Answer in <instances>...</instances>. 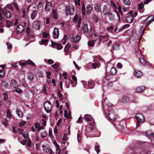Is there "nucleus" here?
I'll return each instance as SVG.
<instances>
[{
    "label": "nucleus",
    "mask_w": 154,
    "mask_h": 154,
    "mask_svg": "<svg viewBox=\"0 0 154 154\" xmlns=\"http://www.w3.org/2000/svg\"><path fill=\"white\" fill-rule=\"evenodd\" d=\"M8 121L6 119H5V121L3 122V124L5 126H6L8 125Z\"/></svg>",
    "instance_id": "obj_63"
},
{
    "label": "nucleus",
    "mask_w": 154,
    "mask_h": 154,
    "mask_svg": "<svg viewBox=\"0 0 154 154\" xmlns=\"http://www.w3.org/2000/svg\"><path fill=\"white\" fill-rule=\"evenodd\" d=\"M74 9L72 7L71 8H70V7L67 6L66 8V15H68L72 13Z\"/></svg>",
    "instance_id": "obj_7"
},
{
    "label": "nucleus",
    "mask_w": 154,
    "mask_h": 154,
    "mask_svg": "<svg viewBox=\"0 0 154 154\" xmlns=\"http://www.w3.org/2000/svg\"><path fill=\"white\" fill-rule=\"evenodd\" d=\"M113 27L112 26L108 27L107 28V31L109 32H111L113 29Z\"/></svg>",
    "instance_id": "obj_51"
},
{
    "label": "nucleus",
    "mask_w": 154,
    "mask_h": 154,
    "mask_svg": "<svg viewBox=\"0 0 154 154\" xmlns=\"http://www.w3.org/2000/svg\"><path fill=\"white\" fill-rule=\"evenodd\" d=\"M5 75V72L3 70H1L0 71V77H3Z\"/></svg>",
    "instance_id": "obj_58"
},
{
    "label": "nucleus",
    "mask_w": 154,
    "mask_h": 154,
    "mask_svg": "<svg viewBox=\"0 0 154 154\" xmlns=\"http://www.w3.org/2000/svg\"><path fill=\"white\" fill-rule=\"evenodd\" d=\"M16 113L19 117H21L23 116V113L18 108H17L16 109Z\"/></svg>",
    "instance_id": "obj_26"
},
{
    "label": "nucleus",
    "mask_w": 154,
    "mask_h": 154,
    "mask_svg": "<svg viewBox=\"0 0 154 154\" xmlns=\"http://www.w3.org/2000/svg\"><path fill=\"white\" fill-rule=\"evenodd\" d=\"M99 146L98 145H96L95 146V150L97 152V153H98L100 152V150L99 149Z\"/></svg>",
    "instance_id": "obj_53"
},
{
    "label": "nucleus",
    "mask_w": 154,
    "mask_h": 154,
    "mask_svg": "<svg viewBox=\"0 0 154 154\" xmlns=\"http://www.w3.org/2000/svg\"><path fill=\"white\" fill-rule=\"evenodd\" d=\"M118 11H116V13L117 14V16L118 17L119 20V21L120 19V17L119 14H121V15H122V11L121 10V8L120 6H119L118 7Z\"/></svg>",
    "instance_id": "obj_14"
},
{
    "label": "nucleus",
    "mask_w": 154,
    "mask_h": 154,
    "mask_svg": "<svg viewBox=\"0 0 154 154\" xmlns=\"http://www.w3.org/2000/svg\"><path fill=\"white\" fill-rule=\"evenodd\" d=\"M26 122L25 121H22L19 123V126L20 127H22L25 125L26 124Z\"/></svg>",
    "instance_id": "obj_52"
},
{
    "label": "nucleus",
    "mask_w": 154,
    "mask_h": 154,
    "mask_svg": "<svg viewBox=\"0 0 154 154\" xmlns=\"http://www.w3.org/2000/svg\"><path fill=\"white\" fill-rule=\"evenodd\" d=\"M129 25L128 24H126L122 26V27L121 28V30H123L124 29H127L129 27Z\"/></svg>",
    "instance_id": "obj_45"
},
{
    "label": "nucleus",
    "mask_w": 154,
    "mask_h": 154,
    "mask_svg": "<svg viewBox=\"0 0 154 154\" xmlns=\"http://www.w3.org/2000/svg\"><path fill=\"white\" fill-rule=\"evenodd\" d=\"M84 117L85 120L87 122L91 121L92 119L90 116L88 114L85 115Z\"/></svg>",
    "instance_id": "obj_28"
},
{
    "label": "nucleus",
    "mask_w": 154,
    "mask_h": 154,
    "mask_svg": "<svg viewBox=\"0 0 154 154\" xmlns=\"http://www.w3.org/2000/svg\"><path fill=\"white\" fill-rule=\"evenodd\" d=\"M80 37L79 35H77L74 37L73 38V42L74 43L78 42L80 39Z\"/></svg>",
    "instance_id": "obj_32"
},
{
    "label": "nucleus",
    "mask_w": 154,
    "mask_h": 154,
    "mask_svg": "<svg viewBox=\"0 0 154 154\" xmlns=\"http://www.w3.org/2000/svg\"><path fill=\"white\" fill-rule=\"evenodd\" d=\"M92 65L94 69H96V68H98L100 66V64L98 63H92Z\"/></svg>",
    "instance_id": "obj_40"
},
{
    "label": "nucleus",
    "mask_w": 154,
    "mask_h": 154,
    "mask_svg": "<svg viewBox=\"0 0 154 154\" xmlns=\"http://www.w3.org/2000/svg\"><path fill=\"white\" fill-rule=\"evenodd\" d=\"M139 60L141 64L143 65L150 66V64L148 62H146L144 58V57L142 56L139 58Z\"/></svg>",
    "instance_id": "obj_9"
},
{
    "label": "nucleus",
    "mask_w": 154,
    "mask_h": 154,
    "mask_svg": "<svg viewBox=\"0 0 154 154\" xmlns=\"http://www.w3.org/2000/svg\"><path fill=\"white\" fill-rule=\"evenodd\" d=\"M64 116L67 119H69V117H71V114L69 113V114L68 115L67 113L66 112V111L65 110L64 111Z\"/></svg>",
    "instance_id": "obj_44"
},
{
    "label": "nucleus",
    "mask_w": 154,
    "mask_h": 154,
    "mask_svg": "<svg viewBox=\"0 0 154 154\" xmlns=\"http://www.w3.org/2000/svg\"><path fill=\"white\" fill-rule=\"evenodd\" d=\"M37 74L39 77H43V73L41 70H38L37 72Z\"/></svg>",
    "instance_id": "obj_37"
},
{
    "label": "nucleus",
    "mask_w": 154,
    "mask_h": 154,
    "mask_svg": "<svg viewBox=\"0 0 154 154\" xmlns=\"http://www.w3.org/2000/svg\"><path fill=\"white\" fill-rule=\"evenodd\" d=\"M153 18V17L152 16H148L142 22V23L144 25V26H143L142 27V34L140 36V38L143 35L146 26L149 25L151 23L154 21V18Z\"/></svg>",
    "instance_id": "obj_1"
},
{
    "label": "nucleus",
    "mask_w": 154,
    "mask_h": 154,
    "mask_svg": "<svg viewBox=\"0 0 154 154\" xmlns=\"http://www.w3.org/2000/svg\"><path fill=\"white\" fill-rule=\"evenodd\" d=\"M143 4L142 3H141L139 4L138 5V9L140 10L142 9L143 8Z\"/></svg>",
    "instance_id": "obj_54"
},
{
    "label": "nucleus",
    "mask_w": 154,
    "mask_h": 154,
    "mask_svg": "<svg viewBox=\"0 0 154 154\" xmlns=\"http://www.w3.org/2000/svg\"><path fill=\"white\" fill-rule=\"evenodd\" d=\"M59 36V31L58 29L56 28H54L53 32V37L54 38H57Z\"/></svg>",
    "instance_id": "obj_6"
},
{
    "label": "nucleus",
    "mask_w": 154,
    "mask_h": 154,
    "mask_svg": "<svg viewBox=\"0 0 154 154\" xmlns=\"http://www.w3.org/2000/svg\"><path fill=\"white\" fill-rule=\"evenodd\" d=\"M113 48L114 50H118L119 49V46L118 44H116L113 46Z\"/></svg>",
    "instance_id": "obj_59"
},
{
    "label": "nucleus",
    "mask_w": 154,
    "mask_h": 154,
    "mask_svg": "<svg viewBox=\"0 0 154 154\" xmlns=\"http://www.w3.org/2000/svg\"><path fill=\"white\" fill-rule=\"evenodd\" d=\"M109 7L108 5L104 6L103 9V13L104 15H106L109 13Z\"/></svg>",
    "instance_id": "obj_8"
},
{
    "label": "nucleus",
    "mask_w": 154,
    "mask_h": 154,
    "mask_svg": "<svg viewBox=\"0 0 154 154\" xmlns=\"http://www.w3.org/2000/svg\"><path fill=\"white\" fill-rule=\"evenodd\" d=\"M100 5L99 4H95L94 5V9L95 11L97 12H99L100 11Z\"/></svg>",
    "instance_id": "obj_23"
},
{
    "label": "nucleus",
    "mask_w": 154,
    "mask_h": 154,
    "mask_svg": "<svg viewBox=\"0 0 154 154\" xmlns=\"http://www.w3.org/2000/svg\"><path fill=\"white\" fill-rule=\"evenodd\" d=\"M95 123L92 122L90 124V128L91 131L93 130V126L95 125Z\"/></svg>",
    "instance_id": "obj_48"
},
{
    "label": "nucleus",
    "mask_w": 154,
    "mask_h": 154,
    "mask_svg": "<svg viewBox=\"0 0 154 154\" xmlns=\"http://www.w3.org/2000/svg\"><path fill=\"white\" fill-rule=\"evenodd\" d=\"M57 49L58 50L61 49L63 48V47L60 44H57Z\"/></svg>",
    "instance_id": "obj_60"
},
{
    "label": "nucleus",
    "mask_w": 154,
    "mask_h": 154,
    "mask_svg": "<svg viewBox=\"0 0 154 154\" xmlns=\"http://www.w3.org/2000/svg\"><path fill=\"white\" fill-rule=\"evenodd\" d=\"M40 23L38 21H35L34 22L33 24V27L36 30H38L40 28Z\"/></svg>",
    "instance_id": "obj_13"
},
{
    "label": "nucleus",
    "mask_w": 154,
    "mask_h": 154,
    "mask_svg": "<svg viewBox=\"0 0 154 154\" xmlns=\"http://www.w3.org/2000/svg\"><path fill=\"white\" fill-rule=\"evenodd\" d=\"M106 15H108V17L109 20H113L114 19V17L111 13L109 12Z\"/></svg>",
    "instance_id": "obj_38"
},
{
    "label": "nucleus",
    "mask_w": 154,
    "mask_h": 154,
    "mask_svg": "<svg viewBox=\"0 0 154 154\" xmlns=\"http://www.w3.org/2000/svg\"><path fill=\"white\" fill-rule=\"evenodd\" d=\"M47 133L45 131H43L42 132L41 134V137L43 138L46 137L47 136Z\"/></svg>",
    "instance_id": "obj_50"
},
{
    "label": "nucleus",
    "mask_w": 154,
    "mask_h": 154,
    "mask_svg": "<svg viewBox=\"0 0 154 154\" xmlns=\"http://www.w3.org/2000/svg\"><path fill=\"white\" fill-rule=\"evenodd\" d=\"M135 51L136 53V54L137 56L141 55V53L138 48H137V49H135Z\"/></svg>",
    "instance_id": "obj_47"
},
{
    "label": "nucleus",
    "mask_w": 154,
    "mask_h": 154,
    "mask_svg": "<svg viewBox=\"0 0 154 154\" xmlns=\"http://www.w3.org/2000/svg\"><path fill=\"white\" fill-rule=\"evenodd\" d=\"M109 38H108V36L107 35L104 36H100L99 37V43L102 39L103 40V41L106 42Z\"/></svg>",
    "instance_id": "obj_12"
},
{
    "label": "nucleus",
    "mask_w": 154,
    "mask_h": 154,
    "mask_svg": "<svg viewBox=\"0 0 154 154\" xmlns=\"http://www.w3.org/2000/svg\"><path fill=\"white\" fill-rule=\"evenodd\" d=\"M92 8L90 5H87L86 7L87 14L89 15L91 13L92 11Z\"/></svg>",
    "instance_id": "obj_24"
},
{
    "label": "nucleus",
    "mask_w": 154,
    "mask_h": 154,
    "mask_svg": "<svg viewBox=\"0 0 154 154\" xmlns=\"http://www.w3.org/2000/svg\"><path fill=\"white\" fill-rule=\"evenodd\" d=\"M123 2L125 5L128 6L131 4V2L129 0H123Z\"/></svg>",
    "instance_id": "obj_39"
},
{
    "label": "nucleus",
    "mask_w": 154,
    "mask_h": 154,
    "mask_svg": "<svg viewBox=\"0 0 154 154\" xmlns=\"http://www.w3.org/2000/svg\"><path fill=\"white\" fill-rule=\"evenodd\" d=\"M7 116L8 117H11V112L10 109H8L7 111Z\"/></svg>",
    "instance_id": "obj_56"
},
{
    "label": "nucleus",
    "mask_w": 154,
    "mask_h": 154,
    "mask_svg": "<svg viewBox=\"0 0 154 154\" xmlns=\"http://www.w3.org/2000/svg\"><path fill=\"white\" fill-rule=\"evenodd\" d=\"M6 45L8 49H10L12 48V45L11 43L7 42L6 43Z\"/></svg>",
    "instance_id": "obj_61"
},
{
    "label": "nucleus",
    "mask_w": 154,
    "mask_h": 154,
    "mask_svg": "<svg viewBox=\"0 0 154 154\" xmlns=\"http://www.w3.org/2000/svg\"><path fill=\"white\" fill-rule=\"evenodd\" d=\"M116 72V68L114 67H112L110 70L109 73L110 75H115Z\"/></svg>",
    "instance_id": "obj_31"
},
{
    "label": "nucleus",
    "mask_w": 154,
    "mask_h": 154,
    "mask_svg": "<svg viewBox=\"0 0 154 154\" xmlns=\"http://www.w3.org/2000/svg\"><path fill=\"white\" fill-rule=\"evenodd\" d=\"M52 14L53 16V17L54 18L57 19V16L55 10L53 9Z\"/></svg>",
    "instance_id": "obj_43"
},
{
    "label": "nucleus",
    "mask_w": 154,
    "mask_h": 154,
    "mask_svg": "<svg viewBox=\"0 0 154 154\" xmlns=\"http://www.w3.org/2000/svg\"><path fill=\"white\" fill-rule=\"evenodd\" d=\"M11 84L12 86L14 88H17L18 86V84L17 81L14 79L11 81Z\"/></svg>",
    "instance_id": "obj_16"
},
{
    "label": "nucleus",
    "mask_w": 154,
    "mask_h": 154,
    "mask_svg": "<svg viewBox=\"0 0 154 154\" xmlns=\"http://www.w3.org/2000/svg\"><path fill=\"white\" fill-rule=\"evenodd\" d=\"M26 63L27 64L31 65L33 66H35V63L31 60L29 59L26 61Z\"/></svg>",
    "instance_id": "obj_42"
},
{
    "label": "nucleus",
    "mask_w": 154,
    "mask_h": 154,
    "mask_svg": "<svg viewBox=\"0 0 154 154\" xmlns=\"http://www.w3.org/2000/svg\"><path fill=\"white\" fill-rule=\"evenodd\" d=\"M42 147L43 148V150L46 152H49L51 149L49 148L46 147L44 145L42 146Z\"/></svg>",
    "instance_id": "obj_36"
},
{
    "label": "nucleus",
    "mask_w": 154,
    "mask_h": 154,
    "mask_svg": "<svg viewBox=\"0 0 154 154\" xmlns=\"http://www.w3.org/2000/svg\"><path fill=\"white\" fill-rule=\"evenodd\" d=\"M133 19L132 15H129L126 18V20L128 23H131L133 21Z\"/></svg>",
    "instance_id": "obj_19"
},
{
    "label": "nucleus",
    "mask_w": 154,
    "mask_h": 154,
    "mask_svg": "<svg viewBox=\"0 0 154 154\" xmlns=\"http://www.w3.org/2000/svg\"><path fill=\"white\" fill-rule=\"evenodd\" d=\"M134 75L137 77H139L142 76L143 74L140 71H135L134 72Z\"/></svg>",
    "instance_id": "obj_20"
},
{
    "label": "nucleus",
    "mask_w": 154,
    "mask_h": 154,
    "mask_svg": "<svg viewBox=\"0 0 154 154\" xmlns=\"http://www.w3.org/2000/svg\"><path fill=\"white\" fill-rule=\"evenodd\" d=\"M116 118V116L114 110H110L108 113V118L113 121H114Z\"/></svg>",
    "instance_id": "obj_3"
},
{
    "label": "nucleus",
    "mask_w": 154,
    "mask_h": 154,
    "mask_svg": "<svg viewBox=\"0 0 154 154\" xmlns=\"http://www.w3.org/2000/svg\"><path fill=\"white\" fill-rule=\"evenodd\" d=\"M72 78L73 80L74 81V82H72V85L73 87L75 86L77 84V79L75 76L72 75Z\"/></svg>",
    "instance_id": "obj_22"
},
{
    "label": "nucleus",
    "mask_w": 154,
    "mask_h": 154,
    "mask_svg": "<svg viewBox=\"0 0 154 154\" xmlns=\"http://www.w3.org/2000/svg\"><path fill=\"white\" fill-rule=\"evenodd\" d=\"M136 117L137 120L140 121L141 124L143 123L144 120V116L141 113H139L136 114Z\"/></svg>",
    "instance_id": "obj_5"
},
{
    "label": "nucleus",
    "mask_w": 154,
    "mask_h": 154,
    "mask_svg": "<svg viewBox=\"0 0 154 154\" xmlns=\"http://www.w3.org/2000/svg\"><path fill=\"white\" fill-rule=\"evenodd\" d=\"M111 5L112 6V8L115 9H116V7L115 3L112 1L110 2Z\"/></svg>",
    "instance_id": "obj_57"
},
{
    "label": "nucleus",
    "mask_w": 154,
    "mask_h": 154,
    "mask_svg": "<svg viewBox=\"0 0 154 154\" xmlns=\"http://www.w3.org/2000/svg\"><path fill=\"white\" fill-rule=\"evenodd\" d=\"M6 23L7 26L8 27H9L12 25V23L9 21H7Z\"/></svg>",
    "instance_id": "obj_55"
},
{
    "label": "nucleus",
    "mask_w": 154,
    "mask_h": 154,
    "mask_svg": "<svg viewBox=\"0 0 154 154\" xmlns=\"http://www.w3.org/2000/svg\"><path fill=\"white\" fill-rule=\"evenodd\" d=\"M44 106L46 112L49 113L51 110L52 107V104L49 101H46L44 103Z\"/></svg>",
    "instance_id": "obj_2"
},
{
    "label": "nucleus",
    "mask_w": 154,
    "mask_h": 154,
    "mask_svg": "<svg viewBox=\"0 0 154 154\" xmlns=\"http://www.w3.org/2000/svg\"><path fill=\"white\" fill-rule=\"evenodd\" d=\"M145 89L144 86H142L137 87L135 89L136 91L138 93L141 92Z\"/></svg>",
    "instance_id": "obj_17"
},
{
    "label": "nucleus",
    "mask_w": 154,
    "mask_h": 154,
    "mask_svg": "<svg viewBox=\"0 0 154 154\" xmlns=\"http://www.w3.org/2000/svg\"><path fill=\"white\" fill-rule=\"evenodd\" d=\"M70 47V45L69 43H67L66 45L65 48H64V52L66 53H68L69 49Z\"/></svg>",
    "instance_id": "obj_33"
},
{
    "label": "nucleus",
    "mask_w": 154,
    "mask_h": 154,
    "mask_svg": "<svg viewBox=\"0 0 154 154\" xmlns=\"http://www.w3.org/2000/svg\"><path fill=\"white\" fill-rule=\"evenodd\" d=\"M93 19L94 21H95V22H97L98 21V18L97 17V16L95 15H94L93 16Z\"/></svg>",
    "instance_id": "obj_64"
},
{
    "label": "nucleus",
    "mask_w": 154,
    "mask_h": 154,
    "mask_svg": "<svg viewBox=\"0 0 154 154\" xmlns=\"http://www.w3.org/2000/svg\"><path fill=\"white\" fill-rule=\"evenodd\" d=\"M94 82L92 81H90L88 82V88L91 89L94 87Z\"/></svg>",
    "instance_id": "obj_21"
},
{
    "label": "nucleus",
    "mask_w": 154,
    "mask_h": 154,
    "mask_svg": "<svg viewBox=\"0 0 154 154\" xmlns=\"http://www.w3.org/2000/svg\"><path fill=\"white\" fill-rule=\"evenodd\" d=\"M48 41L47 39H42L39 42V44L40 45H47Z\"/></svg>",
    "instance_id": "obj_29"
},
{
    "label": "nucleus",
    "mask_w": 154,
    "mask_h": 154,
    "mask_svg": "<svg viewBox=\"0 0 154 154\" xmlns=\"http://www.w3.org/2000/svg\"><path fill=\"white\" fill-rule=\"evenodd\" d=\"M57 94L58 96L60 98V99H63L62 94L59 91H58Z\"/></svg>",
    "instance_id": "obj_62"
},
{
    "label": "nucleus",
    "mask_w": 154,
    "mask_h": 154,
    "mask_svg": "<svg viewBox=\"0 0 154 154\" xmlns=\"http://www.w3.org/2000/svg\"><path fill=\"white\" fill-rule=\"evenodd\" d=\"M14 91L17 93L21 94L23 92V91L19 88H17L14 90Z\"/></svg>",
    "instance_id": "obj_49"
},
{
    "label": "nucleus",
    "mask_w": 154,
    "mask_h": 154,
    "mask_svg": "<svg viewBox=\"0 0 154 154\" xmlns=\"http://www.w3.org/2000/svg\"><path fill=\"white\" fill-rule=\"evenodd\" d=\"M96 41V40H93L92 41H89L88 42V45L90 46H92Z\"/></svg>",
    "instance_id": "obj_34"
},
{
    "label": "nucleus",
    "mask_w": 154,
    "mask_h": 154,
    "mask_svg": "<svg viewBox=\"0 0 154 154\" xmlns=\"http://www.w3.org/2000/svg\"><path fill=\"white\" fill-rule=\"evenodd\" d=\"M129 99L128 97H122L120 101L123 103H127L129 101Z\"/></svg>",
    "instance_id": "obj_25"
},
{
    "label": "nucleus",
    "mask_w": 154,
    "mask_h": 154,
    "mask_svg": "<svg viewBox=\"0 0 154 154\" xmlns=\"http://www.w3.org/2000/svg\"><path fill=\"white\" fill-rule=\"evenodd\" d=\"M37 14V11L34 10L33 11L31 15V17L32 19L33 20L36 17Z\"/></svg>",
    "instance_id": "obj_27"
},
{
    "label": "nucleus",
    "mask_w": 154,
    "mask_h": 154,
    "mask_svg": "<svg viewBox=\"0 0 154 154\" xmlns=\"http://www.w3.org/2000/svg\"><path fill=\"white\" fill-rule=\"evenodd\" d=\"M74 22H76L77 21V20H78V26L79 27L81 24V19L80 18H79V19H78V16L77 15V14H76L75 16L74 17Z\"/></svg>",
    "instance_id": "obj_10"
},
{
    "label": "nucleus",
    "mask_w": 154,
    "mask_h": 154,
    "mask_svg": "<svg viewBox=\"0 0 154 154\" xmlns=\"http://www.w3.org/2000/svg\"><path fill=\"white\" fill-rule=\"evenodd\" d=\"M42 37L44 38H47L49 36V35L46 32H44L42 33Z\"/></svg>",
    "instance_id": "obj_41"
},
{
    "label": "nucleus",
    "mask_w": 154,
    "mask_h": 154,
    "mask_svg": "<svg viewBox=\"0 0 154 154\" xmlns=\"http://www.w3.org/2000/svg\"><path fill=\"white\" fill-rule=\"evenodd\" d=\"M24 30V27L21 25H19L17 28V32L18 33L22 32Z\"/></svg>",
    "instance_id": "obj_11"
},
{
    "label": "nucleus",
    "mask_w": 154,
    "mask_h": 154,
    "mask_svg": "<svg viewBox=\"0 0 154 154\" xmlns=\"http://www.w3.org/2000/svg\"><path fill=\"white\" fill-rule=\"evenodd\" d=\"M51 7V4L50 2H47L46 3L45 7V10L46 11H49Z\"/></svg>",
    "instance_id": "obj_18"
},
{
    "label": "nucleus",
    "mask_w": 154,
    "mask_h": 154,
    "mask_svg": "<svg viewBox=\"0 0 154 154\" xmlns=\"http://www.w3.org/2000/svg\"><path fill=\"white\" fill-rule=\"evenodd\" d=\"M27 78L30 81H32L33 79V74L31 72L28 73Z\"/></svg>",
    "instance_id": "obj_30"
},
{
    "label": "nucleus",
    "mask_w": 154,
    "mask_h": 154,
    "mask_svg": "<svg viewBox=\"0 0 154 154\" xmlns=\"http://www.w3.org/2000/svg\"><path fill=\"white\" fill-rule=\"evenodd\" d=\"M3 100L4 101H6L8 99V97L6 93H4L3 94Z\"/></svg>",
    "instance_id": "obj_35"
},
{
    "label": "nucleus",
    "mask_w": 154,
    "mask_h": 154,
    "mask_svg": "<svg viewBox=\"0 0 154 154\" xmlns=\"http://www.w3.org/2000/svg\"><path fill=\"white\" fill-rule=\"evenodd\" d=\"M148 134V137L150 138L151 140H154V135L152 134Z\"/></svg>",
    "instance_id": "obj_46"
},
{
    "label": "nucleus",
    "mask_w": 154,
    "mask_h": 154,
    "mask_svg": "<svg viewBox=\"0 0 154 154\" xmlns=\"http://www.w3.org/2000/svg\"><path fill=\"white\" fill-rule=\"evenodd\" d=\"M88 30L87 24L85 23H83L82 25V30L83 32H86Z\"/></svg>",
    "instance_id": "obj_15"
},
{
    "label": "nucleus",
    "mask_w": 154,
    "mask_h": 154,
    "mask_svg": "<svg viewBox=\"0 0 154 154\" xmlns=\"http://www.w3.org/2000/svg\"><path fill=\"white\" fill-rule=\"evenodd\" d=\"M2 12L3 14L7 18H10L11 17V13L6 8H3L2 9Z\"/></svg>",
    "instance_id": "obj_4"
}]
</instances>
